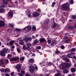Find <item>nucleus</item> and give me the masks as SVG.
<instances>
[{
	"label": "nucleus",
	"mask_w": 76,
	"mask_h": 76,
	"mask_svg": "<svg viewBox=\"0 0 76 76\" xmlns=\"http://www.w3.org/2000/svg\"><path fill=\"white\" fill-rule=\"evenodd\" d=\"M16 68H17L18 71V72H19L20 70V65L19 64H18L17 66H15Z\"/></svg>",
	"instance_id": "9"
},
{
	"label": "nucleus",
	"mask_w": 76,
	"mask_h": 76,
	"mask_svg": "<svg viewBox=\"0 0 76 76\" xmlns=\"http://www.w3.org/2000/svg\"><path fill=\"white\" fill-rule=\"evenodd\" d=\"M64 38L66 39L65 41V42L66 44H68V43L70 42V39H68V37L65 36L64 37Z\"/></svg>",
	"instance_id": "6"
},
{
	"label": "nucleus",
	"mask_w": 76,
	"mask_h": 76,
	"mask_svg": "<svg viewBox=\"0 0 76 76\" xmlns=\"http://www.w3.org/2000/svg\"><path fill=\"white\" fill-rule=\"evenodd\" d=\"M51 46H52V47H53V46H54V43H51Z\"/></svg>",
	"instance_id": "56"
},
{
	"label": "nucleus",
	"mask_w": 76,
	"mask_h": 76,
	"mask_svg": "<svg viewBox=\"0 0 76 76\" xmlns=\"http://www.w3.org/2000/svg\"><path fill=\"white\" fill-rule=\"evenodd\" d=\"M74 28H76V24H75V25L74 26Z\"/></svg>",
	"instance_id": "64"
},
{
	"label": "nucleus",
	"mask_w": 76,
	"mask_h": 76,
	"mask_svg": "<svg viewBox=\"0 0 76 76\" xmlns=\"http://www.w3.org/2000/svg\"><path fill=\"white\" fill-rule=\"evenodd\" d=\"M69 71L67 70H64L63 71V73H68Z\"/></svg>",
	"instance_id": "27"
},
{
	"label": "nucleus",
	"mask_w": 76,
	"mask_h": 76,
	"mask_svg": "<svg viewBox=\"0 0 76 76\" xmlns=\"http://www.w3.org/2000/svg\"><path fill=\"white\" fill-rule=\"evenodd\" d=\"M5 76H10L8 74H5Z\"/></svg>",
	"instance_id": "58"
},
{
	"label": "nucleus",
	"mask_w": 76,
	"mask_h": 76,
	"mask_svg": "<svg viewBox=\"0 0 76 76\" xmlns=\"http://www.w3.org/2000/svg\"><path fill=\"white\" fill-rule=\"evenodd\" d=\"M39 42V40H38L37 39H36L34 41V42L33 43L34 45H35V44H37L38 42Z\"/></svg>",
	"instance_id": "11"
},
{
	"label": "nucleus",
	"mask_w": 76,
	"mask_h": 76,
	"mask_svg": "<svg viewBox=\"0 0 76 76\" xmlns=\"http://www.w3.org/2000/svg\"><path fill=\"white\" fill-rule=\"evenodd\" d=\"M30 71L31 73H33V72H34V68L30 69Z\"/></svg>",
	"instance_id": "24"
},
{
	"label": "nucleus",
	"mask_w": 76,
	"mask_h": 76,
	"mask_svg": "<svg viewBox=\"0 0 76 76\" xmlns=\"http://www.w3.org/2000/svg\"><path fill=\"white\" fill-rule=\"evenodd\" d=\"M15 42L14 40H11L10 42H9V44L10 45H12L13 44V43Z\"/></svg>",
	"instance_id": "12"
},
{
	"label": "nucleus",
	"mask_w": 76,
	"mask_h": 76,
	"mask_svg": "<svg viewBox=\"0 0 76 76\" xmlns=\"http://www.w3.org/2000/svg\"><path fill=\"white\" fill-rule=\"evenodd\" d=\"M48 44H51V41L50 40H48Z\"/></svg>",
	"instance_id": "48"
},
{
	"label": "nucleus",
	"mask_w": 76,
	"mask_h": 76,
	"mask_svg": "<svg viewBox=\"0 0 76 76\" xmlns=\"http://www.w3.org/2000/svg\"><path fill=\"white\" fill-rule=\"evenodd\" d=\"M25 76H31V75H29L28 74H26L25 75Z\"/></svg>",
	"instance_id": "54"
},
{
	"label": "nucleus",
	"mask_w": 76,
	"mask_h": 76,
	"mask_svg": "<svg viewBox=\"0 0 76 76\" xmlns=\"http://www.w3.org/2000/svg\"><path fill=\"white\" fill-rule=\"evenodd\" d=\"M37 52H38L39 53H40L41 55L42 54V53H40V52L39 51V50H37Z\"/></svg>",
	"instance_id": "57"
},
{
	"label": "nucleus",
	"mask_w": 76,
	"mask_h": 76,
	"mask_svg": "<svg viewBox=\"0 0 76 76\" xmlns=\"http://www.w3.org/2000/svg\"><path fill=\"white\" fill-rule=\"evenodd\" d=\"M55 53L57 54H59L60 53V51H55Z\"/></svg>",
	"instance_id": "39"
},
{
	"label": "nucleus",
	"mask_w": 76,
	"mask_h": 76,
	"mask_svg": "<svg viewBox=\"0 0 76 76\" xmlns=\"http://www.w3.org/2000/svg\"><path fill=\"white\" fill-rule=\"evenodd\" d=\"M9 41H10L9 39H7V41H6V42H7V43L9 42Z\"/></svg>",
	"instance_id": "53"
},
{
	"label": "nucleus",
	"mask_w": 76,
	"mask_h": 76,
	"mask_svg": "<svg viewBox=\"0 0 76 76\" xmlns=\"http://www.w3.org/2000/svg\"><path fill=\"white\" fill-rule=\"evenodd\" d=\"M21 73L23 74V75L25 74V72L23 71H21Z\"/></svg>",
	"instance_id": "49"
},
{
	"label": "nucleus",
	"mask_w": 76,
	"mask_h": 76,
	"mask_svg": "<svg viewBox=\"0 0 76 76\" xmlns=\"http://www.w3.org/2000/svg\"><path fill=\"white\" fill-rule=\"evenodd\" d=\"M24 59H25V58H24V57H21L20 58V60L22 61H23Z\"/></svg>",
	"instance_id": "31"
},
{
	"label": "nucleus",
	"mask_w": 76,
	"mask_h": 76,
	"mask_svg": "<svg viewBox=\"0 0 76 76\" xmlns=\"http://www.w3.org/2000/svg\"><path fill=\"white\" fill-rule=\"evenodd\" d=\"M71 64H65V66L66 67H70Z\"/></svg>",
	"instance_id": "14"
},
{
	"label": "nucleus",
	"mask_w": 76,
	"mask_h": 76,
	"mask_svg": "<svg viewBox=\"0 0 76 76\" xmlns=\"http://www.w3.org/2000/svg\"><path fill=\"white\" fill-rule=\"evenodd\" d=\"M39 41L40 42H44L45 41V39L44 38H41L39 39Z\"/></svg>",
	"instance_id": "10"
},
{
	"label": "nucleus",
	"mask_w": 76,
	"mask_h": 76,
	"mask_svg": "<svg viewBox=\"0 0 76 76\" xmlns=\"http://www.w3.org/2000/svg\"><path fill=\"white\" fill-rule=\"evenodd\" d=\"M69 5H70V4L69 3L64 4L62 5L61 9L63 10L69 11V10H70L69 7Z\"/></svg>",
	"instance_id": "1"
},
{
	"label": "nucleus",
	"mask_w": 76,
	"mask_h": 76,
	"mask_svg": "<svg viewBox=\"0 0 76 76\" xmlns=\"http://www.w3.org/2000/svg\"><path fill=\"white\" fill-rule=\"evenodd\" d=\"M32 28H31V26H28L27 27H26L25 28H23V32H24L25 33H26L28 32L29 31H31Z\"/></svg>",
	"instance_id": "2"
},
{
	"label": "nucleus",
	"mask_w": 76,
	"mask_h": 76,
	"mask_svg": "<svg viewBox=\"0 0 76 76\" xmlns=\"http://www.w3.org/2000/svg\"><path fill=\"white\" fill-rule=\"evenodd\" d=\"M4 7H5L4 5H3L1 7V8H3Z\"/></svg>",
	"instance_id": "59"
},
{
	"label": "nucleus",
	"mask_w": 76,
	"mask_h": 76,
	"mask_svg": "<svg viewBox=\"0 0 76 76\" xmlns=\"http://www.w3.org/2000/svg\"><path fill=\"white\" fill-rule=\"evenodd\" d=\"M1 72H5V69H1L0 70Z\"/></svg>",
	"instance_id": "28"
},
{
	"label": "nucleus",
	"mask_w": 76,
	"mask_h": 76,
	"mask_svg": "<svg viewBox=\"0 0 76 76\" xmlns=\"http://www.w3.org/2000/svg\"><path fill=\"white\" fill-rule=\"evenodd\" d=\"M63 60H65V61H66V62H68V61H69V60L66 56H65V57L63 58Z\"/></svg>",
	"instance_id": "15"
},
{
	"label": "nucleus",
	"mask_w": 76,
	"mask_h": 76,
	"mask_svg": "<svg viewBox=\"0 0 76 76\" xmlns=\"http://www.w3.org/2000/svg\"><path fill=\"white\" fill-rule=\"evenodd\" d=\"M23 48L24 49V50H25V49H26V46H25V45H23Z\"/></svg>",
	"instance_id": "42"
},
{
	"label": "nucleus",
	"mask_w": 76,
	"mask_h": 76,
	"mask_svg": "<svg viewBox=\"0 0 76 76\" xmlns=\"http://www.w3.org/2000/svg\"><path fill=\"white\" fill-rule=\"evenodd\" d=\"M4 59H1L0 60V66H1L3 64H8L9 63V61L8 60H6L5 61V63L4 62Z\"/></svg>",
	"instance_id": "4"
},
{
	"label": "nucleus",
	"mask_w": 76,
	"mask_h": 76,
	"mask_svg": "<svg viewBox=\"0 0 76 76\" xmlns=\"http://www.w3.org/2000/svg\"><path fill=\"white\" fill-rule=\"evenodd\" d=\"M32 38H33V39H35V36H32Z\"/></svg>",
	"instance_id": "60"
},
{
	"label": "nucleus",
	"mask_w": 76,
	"mask_h": 76,
	"mask_svg": "<svg viewBox=\"0 0 76 76\" xmlns=\"http://www.w3.org/2000/svg\"><path fill=\"white\" fill-rule=\"evenodd\" d=\"M10 72V70L8 68L5 69V72L6 73H9Z\"/></svg>",
	"instance_id": "17"
},
{
	"label": "nucleus",
	"mask_w": 76,
	"mask_h": 76,
	"mask_svg": "<svg viewBox=\"0 0 76 76\" xmlns=\"http://www.w3.org/2000/svg\"><path fill=\"white\" fill-rule=\"evenodd\" d=\"M34 17H38L39 16V14L38 13H36L34 14Z\"/></svg>",
	"instance_id": "13"
},
{
	"label": "nucleus",
	"mask_w": 76,
	"mask_h": 76,
	"mask_svg": "<svg viewBox=\"0 0 76 76\" xmlns=\"http://www.w3.org/2000/svg\"><path fill=\"white\" fill-rule=\"evenodd\" d=\"M36 48H37V49H38L39 50H40V49L41 48V47L39 46H38L36 47Z\"/></svg>",
	"instance_id": "38"
},
{
	"label": "nucleus",
	"mask_w": 76,
	"mask_h": 76,
	"mask_svg": "<svg viewBox=\"0 0 76 76\" xmlns=\"http://www.w3.org/2000/svg\"><path fill=\"white\" fill-rule=\"evenodd\" d=\"M9 51V49H8L4 48L3 49V50L1 51L0 55L2 56H6L5 53Z\"/></svg>",
	"instance_id": "3"
},
{
	"label": "nucleus",
	"mask_w": 76,
	"mask_h": 76,
	"mask_svg": "<svg viewBox=\"0 0 76 76\" xmlns=\"http://www.w3.org/2000/svg\"><path fill=\"white\" fill-rule=\"evenodd\" d=\"M32 31H34L36 30V28H35V26H33L32 27Z\"/></svg>",
	"instance_id": "21"
},
{
	"label": "nucleus",
	"mask_w": 76,
	"mask_h": 76,
	"mask_svg": "<svg viewBox=\"0 0 76 76\" xmlns=\"http://www.w3.org/2000/svg\"><path fill=\"white\" fill-rule=\"evenodd\" d=\"M14 74V72H12L11 73V75H13Z\"/></svg>",
	"instance_id": "63"
},
{
	"label": "nucleus",
	"mask_w": 76,
	"mask_h": 76,
	"mask_svg": "<svg viewBox=\"0 0 76 76\" xmlns=\"http://www.w3.org/2000/svg\"><path fill=\"white\" fill-rule=\"evenodd\" d=\"M67 56L69 58H72V55L70 54H68L67 55Z\"/></svg>",
	"instance_id": "23"
},
{
	"label": "nucleus",
	"mask_w": 76,
	"mask_h": 76,
	"mask_svg": "<svg viewBox=\"0 0 76 76\" xmlns=\"http://www.w3.org/2000/svg\"><path fill=\"white\" fill-rule=\"evenodd\" d=\"M8 58H11L12 57V55H8Z\"/></svg>",
	"instance_id": "37"
},
{
	"label": "nucleus",
	"mask_w": 76,
	"mask_h": 76,
	"mask_svg": "<svg viewBox=\"0 0 76 76\" xmlns=\"http://www.w3.org/2000/svg\"><path fill=\"white\" fill-rule=\"evenodd\" d=\"M61 49H64L65 48V47L64 46H63V45H62L61 46Z\"/></svg>",
	"instance_id": "41"
},
{
	"label": "nucleus",
	"mask_w": 76,
	"mask_h": 76,
	"mask_svg": "<svg viewBox=\"0 0 76 76\" xmlns=\"http://www.w3.org/2000/svg\"><path fill=\"white\" fill-rule=\"evenodd\" d=\"M15 30L17 31H21V30L17 28H15Z\"/></svg>",
	"instance_id": "43"
},
{
	"label": "nucleus",
	"mask_w": 76,
	"mask_h": 76,
	"mask_svg": "<svg viewBox=\"0 0 76 76\" xmlns=\"http://www.w3.org/2000/svg\"><path fill=\"white\" fill-rule=\"evenodd\" d=\"M4 22L3 21H0V27L1 26H4Z\"/></svg>",
	"instance_id": "8"
},
{
	"label": "nucleus",
	"mask_w": 76,
	"mask_h": 76,
	"mask_svg": "<svg viewBox=\"0 0 76 76\" xmlns=\"http://www.w3.org/2000/svg\"><path fill=\"white\" fill-rule=\"evenodd\" d=\"M18 75L20 76H23L21 74V73H19L18 74Z\"/></svg>",
	"instance_id": "55"
},
{
	"label": "nucleus",
	"mask_w": 76,
	"mask_h": 76,
	"mask_svg": "<svg viewBox=\"0 0 76 76\" xmlns=\"http://www.w3.org/2000/svg\"><path fill=\"white\" fill-rule=\"evenodd\" d=\"M72 18L73 19H75L76 18V16L75 15H73L72 16Z\"/></svg>",
	"instance_id": "44"
},
{
	"label": "nucleus",
	"mask_w": 76,
	"mask_h": 76,
	"mask_svg": "<svg viewBox=\"0 0 76 76\" xmlns=\"http://www.w3.org/2000/svg\"><path fill=\"white\" fill-rule=\"evenodd\" d=\"M56 76H60L61 75L60 74H56L55 75Z\"/></svg>",
	"instance_id": "47"
},
{
	"label": "nucleus",
	"mask_w": 76,
	"mask_h": 76,
	"mask_svg": "<svg viewBox=\"0 0 76 76\" xmlns=\"http://www.w3.org/2000/svg\"><path fill=\"white\" fill-rule=\"evenodd\" d=\"M75 54V53H71V56L74 55Z\"/></svg>",
	"instance_id": "52"
},
{
	"label": "nucleus",
	"mask_w": 76,
	"mask_h": 76,
	"mask_svg": "<svg viewBox=\"0 0 76 76\" xmlns=\"http://www.w3.org/2000/svg\"><path fill=\"white\" fill-rule=\"evenodd\" d=\"M28 16L29 18H30L31 17V14H28Z\"/></svg>",
	"instance_id": "61"
},
{
	"label": "nucleus",
	"mask_w": 76,
	"mask_h": 76,
	"mask_svg": "<svg viewBox=\"0 0 76 76\" xmlns=\"http://www.w3.org/2000/svg\"><path fill=\"white\" fill-rule=\"evenodd\" d=\"M73 58H75V59L76 60V56H74L73 57Z\"/></svg>",
	"instance_id": "62"
},
{
	"label": "nucleus",
	"mask_w": 76,
	"mask_h": 76,
	"mask_svg": "<svg viewBox=\"0 0 76 76\" xmlns=\"http://www.w3.org/2000/svg\"><path fill=\"white\" fill-rule=\"evenodd\" d=\"M71 52H74V51H75V49L74 48H72L71 50Z\"/></svg>",
	"instance_id": "36"
},
{
	"label": "nucleus",
	"mask_w": 76,
	"mask_h": 76,
	"mask_svg": "<svg viewBox=\"0 0 76 76\" xmlns=\"http://www.w3.org/2000/svg\"><path fill=\"white\" fill-rule=\"evenodd\" d=\"M32 39V37H28V41H31Z\"/></svg>",
	"instance_id": "32"
},
{
	"label": "nucleus",
	"mask_w": 76,
	"mask_h": 76,
	"mask_svg": "<svg viewBox=\"0 0 76 76\" xmlns=\"http://www.w3.org/2000/svg\"><path fill=\"white\" fill-rule=\"evenodd\" d=\"M23 40H22V41H20V42L19 44H20V45H23L24 42H23Z\"/></svg>",
	"instance_id": "22"
},
{
	"label": "nucleus",
	"mask_w": 76,
	"mask_h": 76,
	"mask_svg": "<svg viewBox=\"0 0 76 76\" xmlns=\"http://www.w3.org/2000/svg\"><path fill=\"white\" fill-rule=\"evenodd\" d=\"M19 58L18 57H15L11 58V60L12 61H18Z\"/></svg>",
	"instance_id": "7"
},
{
	"label": "nucleus",
	"mask_w": 76,
	"mask_h": 76,
	"mask_svg": "<svg viewBox=\"0 0 76 76\" xmlns=\"http://www.w3.org/2000/svg\"><path fill=\"white\" fill-rule=\"evenodd\" d=\"M60 69H64V66H63V65H61V67H60Z\"/></svg>",
	"instance_id": "30"
},
{
	"label": "nucleus",
	"mask_w": 76,
	"mask_h": 76,
	"mask_svg": "<svg viewBox=\"0 0 76 76\" xmlns=\"http://www.w3.org/2000/svg\"><path fill=\"white\" fill-rule=\"evenodd\" d=\"M26 49L27 51H29L31 50V48L29 47H28L26 48Z\"/></svg>",
	"instance_id": "34"
},
{
	"label": "nucleus",
	"mask_w": 76,
	"mask_h": 76,
	"mask_svg": "<svg viewBox=\"0 0 76 76\" xmlns=\"http://www.w3.org/2000/svg\"><path fill=\"white\" fill-rule=\"evenodd\" d=\"M9 25L10 27H13V26H14V24H9Z\"/></svg>",
	"instance_id": "29"
},
{
	"label": "nucleus",
	"mask_w": 76,
	"mask_h": 76,
	"mask_svg": "<svg viewBox=\"0 0 76 76\" xmlns=\"http://www.w3.org/2000/svg\"><path fill=\"white\" fill-rule=\"evenodd\" d=\"M56 3L55 2H53L52 4V7H54Z\"/></svg>",
	"instance_id": "33"
},
{
	"label": "nucleus",
	"mask_w": 76,
	"mask_h": 76,
	"mask_svg": "<svg viewBox=\"0 0 76 76\" xmlns=\"http://www.w3.org/2000/svg\"><path fill=\"white\" fill-rule=\"evenodd\" d=\"M17 52L18 53H21V51L20 50V49L19 48H18L17 49Z\"/></svg>",
	"instance_id": "26"
},
{
	"label": "nucleus",
	"mask_w": 76,
	"mask_h": 76,
	"mask_svg": "<svg viewBox=\"0 0 76 76\" xmlns=\"http://www.w3.org/2000/svg\"><path fill=\"white\" fill-rule=\"evenodd\" d=\"M29 68L30 69H32L34 68V67H33V66L30 65V67H29Z\"/></svg>",
	"instance_id": "35"
},
{
	"label": "nucleus",
	"mask_w": 76,
	"mask_h": 76,
	"mask_svg": "<svg viewBox=\"0 0 76 76\" xmlns=\"http://www.w3.org/2000/svg\"><path fill=\"white\" fill-rule=\"evenodd\" d=\"M18 41H19L20 42L22 41V40H23L21 38H18Z\"/></svg>",
	"instance_id": "46"
},
{
	"label": "nucleus",
	"mask_w": 76,
	"mask_h": 76,
	"mask_svg": "<svg viewBox=\"0 0 76 76\" xmlns=\"http://www.w3.org/2000/svg\"><path fill=\"white\" fill-rule=\"evenodd\" d=\"M4 12V9H0V13H3Z\"/></svg>",
	"instance_id": "20"
},
{
	"label": "nucleus",
	"mask_w": 76,
	"mask_h": 76,
	"mask_svg": "<svg viewBox=\"0 0 76 76\" xmlns=\"http://www.w3.org/2000/svg\"><path fill=\"white\" fill-rule=\"evenodd\" d=\"M28 61L30 63H34V60L32 59H31L29 60Z\"/></svg>",
	"instance_id": "16"
},
{
	"label": "nucleus",
	"mask_w": 76,
	"mask_h": 76,
	"mask_svg": "<svg viewBox=\"0 0 76 76\" xmlns=\"http://www.w3.org/2000/svg\"><path fill=\"white\" fill-rule=\"evenodd\" d=\"M57 25V24L56 23H54L53 25V27H55V26H56Z\"/></svg>",
	"instance_id": "50"
},
{
	"label": "nucleus",
	"mask_w": 76,
	"mask_h": 76,
	"mask_svg": "<svg viewBox=\"0 0 76 76\" xmlns=\"http://www.w3.org/2000/svg\"><path fill=\"white\" fill-rule=\"evenodd\" d=\"M15 48V46L13 45L11 47V49H13V48Z\"/></svg>",
	"instance_id": "51"
},
{
	"label": "nucleus",
	"mask_w": 76,
	"mask_h": 76,
	"mask_svg": "<svg viewBox=\"0 0 76 76\" xmlns=\"http://www.w3.org/2000/svg\"><path fill=\"white\" fill-rule=\"evenodd\" d=\"M70 3L71 4H73V0H71L70 1Z\"/></svg>",
	"instance_id": "40"
},
{
	"label": "nucleus",
	"mask_w": 76,
	"mask_h": 76,
	"mask_svg": "<svg viewBox=\"0 0 76 76\" xmlns=\"http://www.w3.org/2000/svg\"><path fill=\"white\" fill-rule=\"evenodd\" d=\"M8 3V2L7 1H3V4H7Z\"/></svg>",
	"instance_id": "25"
},
{
	"label": "nucleus",
	"mask_w": 76,
	"mask_h": 76,
	"mask_svg": "<svg viewBox=\"0 0 76 76\" xmlns=\"http://www.w3.org/2000/svg\"><path fill=\"white\" fill-rule=\"evenodd\" d=\"M27 46H28V47H31V45L30 44V43H28L27 45Z\"/></svg>",
	"instance_id": "45"
},
{
	"label": "nucleus",
	"mask_w": 76,
	"mask_h": 76,
	"mask_svg": "<svg viewBox=\"0 0 76 76\" xmlns=\"http://www.w3.org/2000/svg\"><path fill=\"white\" fill-rule=\"evenodd\" d=\"M24 40L26 42H28V37H26L24 39Z\"/></svg>",
	"instance_id": "19"
},
{
	"label": "nucleus",
	"mask_w": 76,
	"mask_h": 76,
	"mask_svg": "<svg viewBox=\"0 0 76 76\" xmlns=\"http://www.w3.org/2000/svg\"><path fill=\"white\" fill-rule=\"evenodd\" d=\"M71 72H72L73 73L75 72L76 70H75V69L73 68H72L71 69Z\"/></svg>",
	"instance_id": "18"
},
{
	"label": "nucleus",
	"mask_w": 76,
	"mask_h": 76,
	"mask_svg": "<svg viewBox=\"0 0 76 76\" xmlns=\"http://www.w3.org/2000/svg\"><path fill=\"white\" fill-rule=\"evenodd\" d=\"M13 15V12L12 11H10V12L8 13V15L9 17L10 18H12Z\"/></svg>",
	"instance_id": "5"
}]
</instances>
